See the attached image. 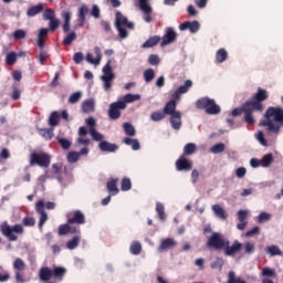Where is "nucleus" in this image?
I'll return each instance as SVG.
<instances>
[{
	"label": "nucleus",
	"mask_w": 283,
	"mask_h": 283,
	"mask_svg": "<svg viewBox=\"0 0 283 283\" xmlns=\"http://www.w3.org/2000/svg\"><path fill=\"white\" fill-rule=\"evenodd\" d=\"M139 10L146 14L144 18L146 23H151V12L154 11L151 9V6H149V0H138Z\"/></svg>",
	"instance_id": "dca6fc26"
},
{
	"label": "nucleus",
	"mask_w": 283,
	"mask_h": 283,
	"mask_svg": "<svg viewBox=\"0 0 283 283\" xmlns=\"http://www.w3.org/2000/svg\"><path fill=\"white\" fill-rule=\"evenodd\" d=\"M208 249H214V251H223L228 258H233L237 253L242 251V243L235 240L232 245L231 242L224 238V234L220 232H212L207 241Z\"/></svg>",
	"instance_id": "f257e3e1"
},
{
	"label": "nucleus",
	"mask_w": 283,
	"mask_h": 283,
	"mask_svg": "<svg viewBox=\"0 0 283 283\" xmlns=\"http://www.w3.org/2000/svg\"><path fill=\"white\" fill-rule=\"evenodd\" d=\"M75 39H76V32L74 31L67 32L66 36L63 40V45H72Z\"/></svg>",
	"instance_id": "58836bf2"
},
{
	"label": "nucleus",
	"mask_w": 283,
	"mask_h": 283,
	"mask_svg": "<svg viewBox=\"0 0 283 283\" xmlns=\"http://www.w3.org/2000/svg\"><path fill=\"white\" fill-rule=\"evenodd\" d=\"M166 114L163 111L154 112L150 115V119L154 120V123H158L159 120H164Z\"/></svg>",
	"instance_id": "8fccbe9b"
},
{
	"label": "nucleus",
	"mask_w": 283,
	"mask_h": 283,
	"mask_svg": "<svg viewBox=\"0 0 283 283\" xmlns=\"http://www.w3.org/2000/svg\"><path fill=\"white\" fill-rule=\"evenodd\" d=\"M229 59V53L226 49H219L216 54L217 63H224Z\"/></svg>",
	"instance_id": "2f4dec72"
},
{
	"label": "nucleus",
	"mask_w": 283,
	"mask_h": 283,
	"mask_svg": "<svg viewBox=\"0 0 283 283\" xmlns=\"http://www.w3.org/2000/svg\"><path fill=\"white\" fill-rule=\"evenodd\" d=\"M81 244V233L75 234L71 240L66 242V249L74 251Z\"/></svg>",
	"instance_id": "a878e982"
},
{
	"label": "nucleus",
	"mask_w": 283,
	"mask_h": 283,
	"mask_svg": "<svg viewBox=\"0 0 283 283\" xmlns=\"http://www.w3.org/2000/svg\"><path fill=\"white\" fill-rule=\"evenodd\" d=\"M154 78H156V71H154V69H147L144 71V81L146 83H151Z\"/></svg>",
	"instance_id": "c9c22d12"
},
{
	"label": "nucleus",
	"mask_w": 283,
	"mask_h": 283,
	"mask_svg": "<svg viewBox=\"0 0 283 283\" xmlns=\"http://www.w3.org/2000/svg\"><path fill=\"white\" fill-rule=\"evenodd\" d=\"M24 227H34L36 224V220L32 217H24L22 220Z\"/></svg>",
	"instance_id": "69168bd1"
},
{
	"label": "nucleus",
	"mask_w": 283,
	"mask_h": 283,
	"mask_svg": "<svg viewBox=\"0 0 283 283\" xmlns=\"http://www.w3.org/2000/svg\"><path fill=\"white\" fill-rule=\"evenodd\" d=\"M50 163H52V157L45 153H32L30 155V166L35 167H44L48 169L50 167Z\"/></svg>",
	"instance_id": "0eeeda50"
},
{
	"label": "nucleus",
	"mask_w": 283,
	"mask_h": 283,
	"mask_svg": "<svg viewBox=\"0 0 283 283\" xmlns=\"http://www.w3.org/2000/svg\"><path fill=\"white\" fill-rule=\"evenodd\" d=\"M120 109H127L125 102L117 101L109 104L108 118H111V120H118V118H120Z\"/></svg>",
	"instance_id": "6e6552de"
},
{
	"label": "nucleus",
	"mask_w": 283,
	"mask_h": 283,
	"mask_svg": "<svg viewBox=\"0 0 283 283\" xmlns=\"http://www.w3.org/2000/svg\"><path fill=\"white\" fill-rule=\"evenodd\" d=\"M82 111L84 114H91V112H94V101L93 99H86L82 103Z\"/></svg>",
	"instance_id": "72a5a7b5"
},
{
	"label": "nucleus",
	"mask_w": 283,
	"mask_h": 283,
	"mask_svg": "<svg viewBox=\"0 0 283 283\" xmlns=\"http://www.w3.org/2000/svg\"><path fill=\"white\" fill-rule=\"evenodd\" d=\"M156 211L158 213L159 220H166L167 216L165 214V206L163 203L156 205Z\"/></svg>",
	"instance_id": "864d4df0"
},
{
	"label": "nucleus",
	"mask_w": 283,
	"mask_h": 283,
	"mask_svg": "<svg viewBox=\"0 0 283 283\" xmlns=\"http://www.w3.org/2000/svg\"><path fill=\"white\" fill-rule=\"evenodd\" d=\"M59 235H67V233L73 234H78L81 233V227L78 226H72V223H64L59 226L57 230Z\"/></svg>",
	"instance_id": "9b49d317"
},
{
	"label": "nucleus",
	"mask_w": 283,
	"mask_h": 283,
	"mask_svg": "<svg viewBox=\"0 0 283 283\" xmlns=\"http://www.w3.org/2000/svg\"><path fill=\"white\" fill-rule=\"evenodd\" d=\"M170 125L172 129H180L182 127V114L180 112L170 115Z\"/></svg>",
	"instance_id": "4be33fe9"
},
{
	"label": "nucleus",
	"mask_w": 283,
	"mask_h": 283,
	"mask_svg": "<svg viewBox=\"0 0 283 283\" xmlns=\"http://www.w3.org/2000/svg\"><path fill=\"white\" fill-rule=\"evenodd\" d=\"M112 61H108L107 64L103 67V74L102 78H116V74H114V71H112V65H109Z\"/></svg>",
	"instance_id": "7c9ffc66"
},
{
	"label": "nucleus",
	"mask_w": 283,
	"mask_h": 283,
	"mask_svg": "<svg viewBox=\"0 0 283 283\" xmlns=\"http://www.w3.org/2000/svg\"><path fill=\"white\" fill-rule=\"evenodd\" d=\"M13 269L15 271H25V262L20 258L15 259L13 262Z\"/></svg>",
	"instance_id": "3c124183"
},
{
	"label": "nucleus",
	"mask_w": 283,
	"mask_h": 283,
	"mask_svg": "<svg viewBox=\"0 0 283 283\" xmlns=\"http://www.w3.org/2000/svg\"><path fill=\"white\" fill-rule=\"evenodd\" d=\"M160 35L150 36L144 44H142V48L144 50L149 48H156V45L160 43Z\"/></svg>",
	"instance_id": "bb28decb"
},
{
	"label": "nucleus",
	"mask_w": 283,
	"mask_h": 283,
	"mask_svg": "<svg viewBox=\"0 0 283 283\" xmlns=\"http://www.w3.org/2000/svg\"><path fill=\"white\" fill-rule=\"evenodd\" d=\"M44 8H45L44 3H38L35 6H32L27 10V17L29 18L36 17V14H41V12H43Z\"/></svg>",
	"instance_id": "b1692460"
},
{
	"label": "nucleus",
	"mask_w": 283,
	"mask_h": 283,
	"mask_svg": "<svg viewBox=\"0 0 283 283\" xmlns=\"http://www.w3.org/2000/svg\"><path fill=\"white\" fill-rule=\"evenodd\" d=\"M18 56L19 55L17 54V52H9L6 56L7 65H14V63H17Z\"/></svg>",
	"instance_id": "09e8293b"
},
{
	"label": "nucleus",
	"mask_w": 283,
	"mask_h": 283,
	"mask_svg": "<svg viewBox=\"0 0 283 283\" xmlns=\"http://www.w3.org/2000/svg\"><path fill=\"white\" fill-rule=\"evenodd\" d=\"M39 134L44 140H52L54 138V128H40Z\"/></svg>",
	"instance_id": "c85d7f7f"
},
{
	"label": "nucleus",
	"mask_w": 283,
	"mask_h": 283,
	"mask_svg": "<svg viewBox=\"0 0 283 283\" xmlns=\"http://www.w3.org/2000/svg\"><path fill=\"white\" fill-rule=\"evenodd\" d=\"M53 277L52 269L48 266H42L39 270V279L41 282H50Z\"/></svg>",
	"instance_id": "aec40b11"
},
{
	"label": "nucleus",
	"mask_w": 283,
	"mask_h": 283,
	"mask_svg": "<svg viewBox=\"0 0 283 283\" xmlns=\"http://www.w3.org/2000/svg\"><path fill=\"white\" fill-rule=\"evenodd\" d=\"M175 165L177 171H191V169H193V163H191L189 159H186L185 155H181L179 159L176 160Z\"/></svg>",
	"instance_id": "4468645a"
},
{
	"label": "nucleus",
	"mask_w": 283,
	"mask_h": 283,
	"mask_svg": "<svg viewBox=\"0 0 283 283\" xmlns=\"http://www.w3.org/2000/svg\"><path fill=\"white\" fill-rule=\"evenodd\" d=\"M273 163V154H266L261 159V167H271V164Z\"/></svg>",
	"instance_id": "79ce46f5"
},
{
	"label": "nucleus",
	"mask_w": 283,
	"mask_h": 283,
	"mask_svg": "<svg viewBox=\"0 0 283 283\" xmlns=\"http://www.w3.org/2000/svg\"><path fill=\"white\" fill-rule=\"evenodd\" d=\"M35 210L40 216L39 229H43V224L48 222V212H45V203L43 202V200L36 202Z\"/></svg>",
	"instance_id": "2eb2a0df"
},
{
	"label": "nucleus",
	"mask_w": 283,
	"mask_h": 283,
	"mask_svg": "<svg viewBox=\"0 0 283 283\" xmlns=\"http://www.w3.org/2000/svg\"><path fill=\"white\" fill-rule=\"evenodd\" d=\"M227 283H247V281L242 280L241 277H235V272L230 271L228 273V282Z\"/></svg>",
	"instance_id": "de8ad7c7"
},
{
	"label": "nucleus",
	"mask_w": 283,
	"mask_h": 283,
	"mask_svg": "<svg viewBox=\"0 0 283 283\" xmlns=\"http://www.w3.org/2000/svg\"><path fill=\"white\" fill-rule=\"evenodd\" d=\"M66 160L67 163H78V160H81V154H78V151H70L66 156Z\"/></svg>",
	"instance_id": "a19ab883"
},
{
	"label": "nucleus",
	"mask_w": 283,
	"mask_h": 283,
	"mask_svg": "<svg viewBox=\"0 0 283 283\" xmlns=\"http://www.w3.org/2000/svg\"><path fill=\"white\" fill-rule=\"evenodd\" d=\"M118 178H112L106 184V189L109 193V196H116L118 193Z\"/></svg>",
	"instance_id": "5701e85b"
},
{
	"label": "nucleus",
	"mask_w": 283,
	"mask_h": 283,
	"mask_svg": "<svg viewBox=\"0 0 283 283\" xmlns=\"http://www.w3.org/2000/svg\"><path fill=\"white\" fill-rule=\"evenodd\" d=\"M176 244H177L176 241L171 238L163 239L158 247V252L163 253L165 251H169V249H174Z\"/></svg>",
	"instance_id": "6ab92c4d"
},
{
	"label": "nucleus",
	"mask_w": 283,
	"mask_h": 283,
	"mask_svg": "<svg viewBox=\"0 0 283 283\" xmlns=\"http://www.w3.org/2000/svg\"><path fill=\"white\" fill-rule=\"evenodd\" d=\"M237 219L239 220L237 229L239 231H244L247 229V224H249V210H239L237 212Z\"/></svg>",
	"instance_id": "ddd939ff"
},
{
	"label": "nucleus",
	"mask_w": 283,
	"mask_h": 283,
	"mask_svg": "<svg viewBox=\"0 0 283 283\" xmlns=\"http://www.w3.org/2000/svg\"><path fill=\"white\" fill-rule=\"evenodd\" d=\"M0 231L2 235H4V238L9 240V242H17L19 240V237H17V234L23 235V226L15 224L11 227L10 224H8V221H4L0 224Z\"/></svg>",
	"instance_id": "39448f33"
},
{
	"label": "nucleus",
	"mask_w": 283,
	"mask_h": 283,
	"mask_svg": "<svg viewBox=\"0 0 283 283\" xmlns=\"http://www.w3.org/2000/svg\"><path fill=\"white\" fill-rule=\"evenodd\" d=\"M116 29L118 31L119 39H127V36H129V33L127 32V29H125V27H116Z\"/></svg>",
	"instance_id": "338daca9"
},
{
	"label": "nucleus",
	"mask_w": 283,
	"mask_h": 283,
	"mask_svg": "<svg viewBox=\"0 0 283 283\" xmlns=\"http://www.w3.org/2000/svg\"><path fill=\"white\" fill-rule=\"evenodd\" d=\"M59 118H61V115H59V112H53L49 117V125L51 127H56V125H59Z\"/></svg>",
	"instance_id": "49530a36"
},
{
	"label": "nucleus",
	"mask_w": 283,
	"mask_h": 283,
	"mask_svg": "<svg viewBox=\"0 0 283 283\" xmlns=\"http://www.w3.org/2000/svg\"><path fill=\"white\" fill-rule=\"evenodd\" d=\"M269 99V91L259 87L256 93L244 103L245 117L244 123L247 125H255V117H253V112H264V101Z\"/></svg>",
	"instance_id": "f03ea898"
},
{
	"label": "nucleus",
	"mask_w": 283,
	"mask_h": 283,
	"mask_svg": "<svg viewBox=\"0 0 283 283\" xmlns=\"http://www.w3.org/2000/svg\"><path fill=\"white\" fill-rule=\"evenodd\" d=\"M243 249H244L245 255H253V253H255V243L244 242Z\"/></svg>",
	"instance_id": "4c0bfd02"
},
{
	"label": "nucleus",
	"mask_w": 283,
	"mask_h": 283,
	"mask_svg": "<svg viewBox=\"0 0 283 283\" xmlns=\"http://www.w3.org/2000/svg\"><path fill=\"white\" fill-rule=\"evenodd\" d=\"M148 63L149 65H158L160 63V57H158L156 54H151L148 57Z\"/></svg>",
	"instance_id": "774afa93"
},
{
	"label": "nucleus",
	"mask_w": 283,
	"mask_h": 283,
	"mask_svg": "<svg viewBox=\"0 0 283 283\" xmlns=\"http://www.w3.org/2000/svg\"><path fill=\"white\" fill-rule=\"evenodd\" d=\"M263 120L260 122L261 127H268V132L272 134H280V129L283 127V109L275 106H270L264 113Z\"/></svg>",
	"instance_id": "7ed1b4c3"
},
{
	"label": "nucleus",
	"mask_w": 283,
	"mask_h": 283,
	"mask_svg": "<svg viewBox=\"0 0 283 283\" xmlns=\"http://www.w3.org/2000/svg\"><path fill=\"white\" fill-rule=\"evenodd\" d=\"M261 275H263V277H273L275 276V270L271 268H263Z\"/></svg>",
	"instance_id": "680f3d73"
},
{
	"label": "nucleus",
	"mask_w": 283,
	"mask_h": 283,
	"mask_svg": "<svg viewBox=\"0 0 283 283\" xmlns=\"http://www.w3.org/2000/svg\"><path fill=\"white\" fill-rule=\"evenodd\" d=\"M88 134H91L93 140H96L97 143L103 142V138H104L103 134L98 133V130H96V128H90Z\"/></svg>",
	"instance_id": "a18cd8bd"
},
{
	"label": "nucleus",
	"mask_w": 283,
	"mask_h": 283,
	"mask_svg": "<svg viewBox=\"0 0 283 283\" xmlns=\"http://www.w3.org/2000/svg\"><path fill=\"white\" fill-rule=\"evenodd\" d=\"M91 17L94 19H101V8L98 7V4L92 6Z\"/></svg>",
	"instance_id": "bf43d9fd"
},
{
	"label": "nucleus",
	"mask_w": 283,
	"mask_h": 283,
	"mask_svg": "<svg viewBox=\"0 0 283 283\" xmlns=\"http://www.w3.org/2000/svg\"><path fill=\"white\" fill-rule=\"evenodd\" d=\"M66 219L69 224H76V227H81V224H85L86 222L85 213L81 210L69 212Z\"/></svg>",
	"instance_id": "1a4fd4ad"
},
{
	"label": "nucleus",
	"mask_w": 283,
	"mask_h": 283,
	"mask_svg": "<svg viewBox=\"0 0 283 283\" xmlns=\"http://www.w3.org/2000/svg\"><path fill=\"white\" fill-rule=\"evenodd\" d=\"M198 151V146L195 143H188L184 147V156H193Z\"/></svg>",
	"instance_id": "c756f323"
},
{
	"label": "nucleus",
	"mask_w": 283,
	"mask_h": 283,
	"mask_svg": "<svg viewBox=\"0 0 283 283\" xmlns=\"http://www.w3.org/2000/svg\"><path fill=\"white\" fill-rule=\"evenodd\" d=\"M179 30L181 32H185V30H189L191 32V34H196V32H198V30H200V22L198 21H185L184 23H181L179 25Z\"/></svg>",
	"instance_id": "f3484780"
},
{
	"label": "nucleus",
	"mask_w": 283,
	"mask_h": 283,
	"mask_svg": "<svg viewBox=\"0 0 283 283\" xmlns=\"http://www.w3.org/2000/svg\"><path fill=\"white\" fill-rule=\"evenodd\" d=\"M124 144L130 146L133 151H138V149H140V143L138 139L126 137L124 138Z\"/></svg>",
	"instance_id": "473e14b6"
},
{
	"label": "nucleus",
	"mask_w": 283,
	"mask_h": 283,
	"mask_svg": "<svg viewBox=\"0 0 283 283\" xmlns=\"http://www.w3.org/2000/svg\"><path fill=\"white\" fill-rule=\"evenodd\" d=\"M190 87H193V82L191 80H187L184 83V85L179 86L178 90H176L171 94L172 99H170L164 107V114H166V116L178 114L179 111H176V107H177L176 101H180V97L182 96V94H187Z\"/></svg>",
	"instance_id": "20e7f679"
},
{
	"label": "nucleus",
	"mask_w": 283,
	"mask_h": 283,
	"mask_svg": "<svg viewBox=\"0 0 283 283\" xmlns=\"http://www.w3.org/2000/svg\"><path fill=\"white\" fill-rule=\"evenodd\" d=\"M87 14H90V7L82 4L77 10V28H83L87 23Z\"/></svg>",
	"instance_id": "f8f14e48"
},
{
	"label": "nucleus",
	"mask_w": 283,
	"mask_h": 283,
	"mask_svg": "<svg viewBox=\"0 0 283 283\" xmlns=\"http://www.w3.org/2000/svg\"><path fill=\"white\" fill-rule=\"evenodd\" d=\"M122 191H129L132 189V179L128 177H124L122 179V186H120Z\"/></svg>",
	"instance_id": "603ef678"
},
{
	"label": "nucleus",
	"mask_w": 283,
	"mask_h": 283,
	"mask_svg": "<svg viewBox=\"0 0 283 283\" xmlns=\"http://www.w3.org/2000/svg\"><path fill=\"white\" fill-rule=\"evenodd\" d=\"M49 28L51 32H54L59 30L60 21L56 18H53V20H49Z\"/></svg>",
	"instance_id": "0e129e2a"
},
{
	"label": "nucleus",
	"mask_w": 283,
	"mask_h": 283,
	"mask_svg": "<svg viewBox=\"0 0 283 283\" xmlns=\"http://www.w3.org/2000/svg\"><path fill=\"white\" fill-rule=\"evenodd\" d=\"M123 127L126 136H136V128H134V125L126 122L123 124Z\"/></svg>",
	"instance_id": "37998d69"
},
{
	"label": "nucleus",
	"mask_w": 283,
	"mask_h": 283,
	"mask_svg": "<svg viewBox=\"0 0 283 283\" xmlns=\"http://www.w3.org/2000/svg\"><path fill=\"white\" fill-rule=\"evenodd\" d=\"M56 140H57L60 147H62V149L67 150V149H70V147H72V142L67 138L57 137Z\"/></svg>",
	"instance_id": "ea45409f"
},
{
	"label": "nucleus",
	"mask_w": 283,
	"mask_h": 283,
	"mask_svg": "<svg viewBox=\"0 0 283 283\" xmlns=\"http://www.w3.org/2000/svg\"><path fill=\"white\" fill-rule=\"evenodd\" d=\"M129 251L133 255H140V253L143 252V245L140 244V242L134 241L130 244Z\"/></svg>",
	"instance_id": "f704fd0d"
},
{
	"label": "nucleus",
	"mask_w": 283,
	"mask_h": 283,
	"mask_svg": "<svg viewBox=\"0 0 283 283\" xmlns=\"http://www.w3.org/2000/svg\"><path fill=\"white\" fill-rule=\"evenodd\" d=\"M212 211H213L214 216L217 218H219L220 220H227V218L229 217L227 214V211H224V208L221 207L220 205L212 206Z\"/></svg>",
	"instance_id": "393cba45"
},
{
	"label": "nucleus",
	"mask_w": 283,
	"mask_h": 283,
	"mask_svg": "<svg viewBox=\"0 0 283 283\" xmlns=\"http://www.w3.org/2000/svg\"><path fill=\"white\" fill-rule=\"evenodd\" d=\"M98 147H99L101 151H107L108 154H113L114 151H118V145L112 144L107 140H102L98 144Z\"/></svg>",
	"instance_id": "412c9836"
},
{
	"label": "nucleus",
	"mask_w": 283,
	"mask_h": 283,
	"mask_svg": "<svg viewBox=\"0 0 283 283\" xmlns=\"http://www.w3.org/2000/svg\"><path fill=\"white\" fill-rule=\"evenodd\" d=\"M44 21H52L53 19H56V13L53 11V9H45L42 14Z\"/></svg>",
	"instance_id": "c03bdc74"
},
{
	"label": "nucleus",
	"mask_w": 283,
	"mask_h": 283,
	"mask_svg": "<svg viewBox=\"0 0 283 283\" xmlns=\"http://www.w3.org/2000/svg\"><path fill=\"white\" fill-rule=\"evenodd\" d=\"M178 39V33L174 30V28L168 27L166 28V32L161 38L160 46L165 48V45H171V43H176Z\"/></svg>",
	"instance_id": "9d476101"
},
{
	"label": "nucleus",
	"mask_w": 283,
	"mask_h": 283,
	"mask_svg": "<svg viewBox=\"0 0 283 283\" xmlns=\"http://www.w3.org/2000/svg\"><path fill=\"white\" fill-rule=\"evenodd\" d=\"M266 252L270 253V255H282V251L277 245L268 247Z\"/></svg>",
	"instance_id": "e2e57ef3"
},
{
	"label": "nucleus",
	"mask_w": 283,
	"mask_h": 283,
	"mask_svg": "<svg viewBox=\"0 0 283 283\" xmlns=\"http://www.w3.org/2000/svg\"><path fill=\"white\" fill-rule=\"evenodd\" d=\"M104 83V90L105 92H109L112 90V83L114 81L113 77H101Z\"/></svg>",
	"instance_id": "052dcab7"
},
{
	"label": "nucleus",
	"mask_w": 283,
	"mask_h": 283,
	"mask_svg": "<svg viewBox=\"0 0 283 283\" xmlns=\"http://www.w3.org/2000/svg\"><path fill=\"white\" fill-rule=\"evenodd\" d=\"M116 28H127L128 30H134V23L129 22L120 11L116 13Z\"/></svg>",
	"instance_id": "a211bd4d"
},
{
	"label": "nucleus",
	"mask_w": 283,
	"mask_h": 283,
	"mask_svg": "<svg viewBox=\"0 0 283 283\" xmlns=\"http://www.w3.org/2000/svg\"><path fill=\"white\" fill-rule=\"evenodd\" d=\"M52 273H53V277H55V280H59L61 282L65 276V273H67V270L63 266H54L52 269Z\"/></svg>",
	"instance_id": "cd10ccee"
},
{
	"label": "nucleus",
	"mask_w": 283,
	"mask_h": 283,
	"mask_svg": "<svg viewBox=\"0 0 283 283\" xmlns=\"http://www.w3.org/2000/svg\"><path fill=\"white\" fill-rule=\"evenodd\" d=\"M224 149H226L224 144L219 143L217 145H213L210 148V151H211V154H222V151H224Z\"/></svg>",
	"instance_id": "4d7b16f0"
},
{
	"label": "nucleus",
	"mask_w": 283,
	"mask_h": 283,
	"mask_svg": "<svg viewBox=\"0 0 283 283\" xmlns=\"http://www.w3.org/2000/svg\"><path fill=\"white\" fill-rule=\"evenodd\" d=\"M197 109H205L206 114L209 116H216L222 112L220 105L216 104V99H211L209 97H201L196 102Z\"/></svg>",
	"instance_id": "423d86ee"
},
{
	"label": "nucleus",
	"mask_w": 283,
	"mask_h": 283,
	"mask_svg": "<svg viewBox=\"0 0 283 283\" xmlns=\"http://www.w3.org/2000/svg\"><path fill=\"white\" fill-rule=\"evenodd\" d=\"M81 96H83V93L81 92H75L69 97V103L71 105H74L75 103H78L81 101Z\"/></svg>",
	"instance_id": "13d9d810"
},
{
	"label": "nucleus",
	"mask_w": 283,
	"mask_h": 283,
	"mask_svg": "<svg viewBox=\"0 0 283 283\" xmlns=\"http://www.w3.org/2000/svg\"><path fill=\"white\" fill-rule=\"evenodd\" d=\"M272 216L269 212H261L258 216V222L259 224H263V222H269V220H271Z\"/></svg>",
	"instance_id": "6e6d98bb"
},
{
	"label": "nucleus",
	"mask_w": 283,
	"mask_h": 283,
	"mask_svg": "<svg viewBox=\"0 0 283 283\" xmlns=\"http://www.w3.org/2000/svg\"><path fill=\"white\" fill-rule=\"evenodd\" d=\"M135 101H140V95H134L132 93H128L123 97L122 103H125V105H127V103H135Z\"/></svg>",
	"instance_id": "e433bc0d"
},
{
	"label": "nucleus",
	"mask_w": 283,
	"mask_h": 283,
	"mask_svg": "<svg viewBox=\"0 0 283 283\" xmlns=\"http://www.w3.org/2000/svg\"><path fill=\"white\" fill-rule=\"evenodd\" d=\"M28 33L23 29H18L13 32V39L15 41H21V39H25Z\"/></svg>",
	"instance_id": "5fc2aeb1"
}]
</instances>
